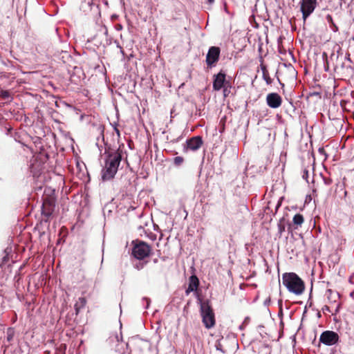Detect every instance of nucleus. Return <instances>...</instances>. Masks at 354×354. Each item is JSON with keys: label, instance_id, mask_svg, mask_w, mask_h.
<instances>
[{"label": "nucleus", "instance_id": "1", "mask_svg": "<svg viewBox=\"0 0 354 354\" xmlns=\"http://www.w3.org/2000/svg\"><path fill=\"white\" fill-rule=\"evenodd\" d=\"M283 285L287 290L296 295L303 293L305 284L303 280L295 272H286L282 275Z\"/></svg>", "mask_w": 354, "mask_h": 354}, {"label": "nucleus", "instance_id": "2", "mask_svg": "<svg viewBox=\"0 0 354 354\" xmlns=\"http://www.w3.org/2000/svg\"><path fill=\"white\" fill-rule=\"evenodd\" d=\"M120 162V156L115 153L109 156L106 160L104 169L102 171V178L103 180H108L114 177Z\"/></svg>", "mask_w": 354, "mask_h": 354}, {"label": "nucleus", "instance_id": "3", "mask_svg": "<svg viewBox=\"0 0 354 354\" xmlns=\"http://www.w3.org/2000/svg\"><path fill=\"white\" fill-rule=\"evenodd\" d=\"M203 322L207 328H212L215 324L214 314L207 303L201 306Z\"/></svg>", "mask_w": 354, "mask_h": 354}, {"label": "nucleus", "instance_id": "4", "mask_svg": "<svg viewBox=\"0 0 354 354\" xmlns=\"http://www.w3.org/2000/svg\"><path fill=\"white\" fill-rule=\"evenodd\" d=\"M339 340V335L333 330H325L319 337V342L326 346H333Z\"/></svg>", "mask_w": 354, "mask_h": 354}, {"label": "nucleus", "instance_id": "5", "mask_svg": "<svg viewBox=\"0 0 354 354\" xmlns=\"http://www.w3.org/2000/svg\"><path fill=\"white\" fill-rule=\"evenodd\" d=\"M317 4V0H301V11L304 22L307 18L314 12Z\"/></svg>", "mask_w": 354, "mask_h": 354}, {"label": "nucleus", "instance_id": "6", "mask_svg": "<svg viewBox=\"0 0 354 354\" xmlns=\"http://www.w3.org/2000/svg\"><path fill=\"white\" fill-rule=\"evenodd\" d=\"M150 252L149 246L145 243L140 242L136 245L133 250V254L137 259H142L147 257Z\"/></svg>", "mask_w": 354, "mask_h": 354}, {"label": "nucleus", "instance_id": "7", "mask_svg": "<svg viewBox=\"0 0 354 354\" xmlns=\"http://www.w3.org/2000/svg\"><path fill=\"white\" fill-rule=\"evenodd\" d=\"M266 102L269 107L279 108L282 103V98L277 93H270L267 95Z\"/></svg>", "mask_w": 354, "mask_h": 354}, {"label": "nucleus", "instance_id": "8", "mask_svg": "<svg viewBox=\"0 0 354 354\" xmlns=\"http://www.w3.org/2000/svg\"><path fill=\"white\" fill-rule=\"evenodd\" d=\"M220 53L219 48L217 47H211L207 55V63L208 65H211L216 62L218 58Z\"/></svg>", "mask_w": 354, "mask_h": 354}, {"label": "nucleus", "instance_id": "9", "mask_svg": "<svg viewBox=\"0 0 354 354\" xmlns=\"http://www.w3.org/2000/svg\"><path fill=\"white\" fill-rule=\"evenodd\" d=\"M225 79V77L223 73H219L218 75H216L214 81V88L215 90L221 89L223 86Z\"/></svg>", "mask_w": 354, "mask_h": 354}, {"label": "nucleus", "instance_id": "10", "mask_svg": "<svg viewBox=\"0 0 354 354\" xmlns=\"http://www.w3.org/2000/svg\"><path fill=\"white\" fill-rule=\"evenodd\" d=\"M202 140L199 137H194L187 142V147L192 150H196L201 147Z\"/></svg>", "mask_w": 354, "mask_h": 354}, {"label": "nucleus", "instance_id": "11", "mask_svg": "<svg viewBox=\"0 0 354 354\" xmlns=\"http://www.w3.org/2000/svg\"><path fill=\"white\" fill-rule=\"evenodd\" d=\"M198 286V279L196 276H192L189 279V287L187 290V292H189L196 290Z\"/></svg>", "mask_w": 354, "mask_h": 354}, {"label": "nucleus", "instance_id": "12", "mask_svg": "<svg viewBox=\"0 0 354 354\" xmlns=\"http://www.w3.org/2000/svg\"><path fill=\"white\" fill-rule=\"evenodd\" d=\"M326 21L329 24V26L330 28H331V30L336 32L338 31V27L335 24L333 19V17L332 15H327L326 17Z\"/></svg>", "mask_w": 354, "mask_h": 354}, {"label": "nucleus", "instance_id": "13", "mask_svg": "<svg viewBox=\"0 0 354 354\" xmlns=\"http://www.w3.org/2000/svg\"><path fill=\"white\" fill-rule=\"evenodd\" d=\"M304 221V216L299 213L296 214L292 218V222L296 225H301Z\"/></svg>", "mask_w": 354, "mask_h": 354}, {"label": "nucleus", "instance_id": "14", "mask_svg": "<svg viewBox=\"0 0 354 354\" xmlns=\"http://www.w3.org/2000/svg\"><path fill=\"white\" fill-rule=\"evenodd\" d=\"M262 73H263V78L266 81L267 84H270L272 83V79L270 78L268 71L265 66L261 67Z\"/></svg>", "mask_w": 354, "mask_h": 354}, {"label": "nucleus", "instance_id": "15", "mask_svg": "<svg viewBox=\"0 0 354 354\" xmlns=\"http://www.w3.org/2000/svg\"><path fill=\"white\" fill-rule=\"evenodd\" d=\"M278 232L280 234H281L286 230V223L285 219L281 218L277 224Z\"/></svg>", "mask_w": 354, "mask_h": 354}, {"label": "nucleus", "instance_id": "16", "mask_svg": "<svg viewBox=\"0 0 354 354\" xmlns=\"http://www.w3.org/2000/svg\"><path fill=\"white\" fill-rule=\"evenodd\" d=\"M322 57H323V59H324V71L326 72H328L329 71V64H328L326 53L324 52L322 54Z\"/></svg>", "mask_w": 354, "mask_h": 354}, {"label": "nucleus", "instance_id": "17", "mask_svg": "<svg viewBox=\"0 0 354 354\" xmlns=\"http://www.w3.org/2000/svg\"><path fill=\"white\" fill-rule=\"evenodd\" d=\"M326 293H327V297H328V299H331L333 294L336 295L337 298L339 297V293L337 292H333L331 289H328L326 290Z\"/></svg>", "mask_w": 354, "mask_h": 354}, {"label": "nucleus", "instance_id": "18", "mask_svg": "<svg viewBox=\"0 0 354 354\" xmlns=\"http://www.w3.org/2000/svg\"><path fill=\"white\" fill-rule=\"evenodd\" d=\"M308 175H309L308 170L305 169L304 170V173H303L302 177H303L304 179H305L306 180L307 183H309L308 179Z\"/></svg>", "mask_w": 354, "mask_h": 354}, {"label": "nucleus", "instance_id": "19", "mask_svg": "<svg viewBox=\"0 0 354 354\" xmlns=\"http://www.w3.org/2000/svg\"><path fill=\"white\" fill-rule=\"evenodd\" d=\"M323 181L326 185H330L333 182L331 178L326 177H323Z\"/></svg>", "mask_w": 354, "mask_h": 354}, {"label": "nucleus", "instance_id": "20", "mask_svg": "<svg viewBox=\"0 0 354 354\" xmlns=\"http://www.w3.org/2000/svg\"><path fill=\"white\" fill-rule=\"evenodd\" d=\"M183 158L181 157H176L175 159H174V162L176 164V165H180L183 162Z\"/></svg>", "mask_w": 354, "mask_h": 354}, {"label": "nucleus", "instance_id": "21", "mask_svg": "<svg viewBox=\"0 0 354 354\" xmlns=\"http://www.w3.org/2000/svg\"><path fill=\"white\" fill-rule=\"evenodd\" d=\"M318 152H319V154L324 155L326 157H327V154H326V151H325V150H324V149L323 147H319L318 149Z\"/></svg>", "mask_w": 354, "mask_h": 354}, {"label": "nucleus", "instance_id": "22", "mask_svg": "<svg viewBox=\"0 0 354 354\" xmlns=\"http://www.w3.org/2000/svg\"><path fill=\"white\" fill-rule=\"evenodd\" d=\"M322 311H323L324 313H326V312L330 313V312H331L330 307H329V306H326H326H324L322 308Z\"/></svg>", "mask_w": 354, "mask_h": 354}, {"label": "nucleus", "instance_id": "23", "mask_svg": "<svg viewBox=\"0 0 354 354\" xmlns=\"http://www.w3.org/2000/svg\"><path fill=\"white\" fill-rule=\"evenodd\" d=\"M270 302H271L270 297H268L264 301L263 304L265 306H268L270 305Z\"/></svg>", "mask_w": 354, "mask_h": 354}, {"label": "nucleus", "instance_id": "24", "mask_svg": "<svg viewBox=\"0 0 354 354\" xmlns=\"http://www.w3.org/2000/svg\"><path fill=\"white\" fill-rule=\"evenodd\" d=\"M257 1H259V0H250V3H251V4L255 3V5H254V7H255V8H256V6H257Z\"/></svg>", "mask_w": 354, "mask_h": 354}, {"label": "nucleus", "instance_id": "25", "mask_svg": "<svg viewBox=\"0 0 354 354\" xmlns=\"http://www.w3.org/2000/svg\"><path fill=\"white\" fill-rule=\"evenodd\" d=\"M282 304H283V301H282V299H279V300L278 301V305H279V308H281V307H282Z\"/></svg>", "mask_w": 354, "mask_h": 354}, {"label": "nucleus", "instance_id": "26", "mask_svg": "<svg viewBox=\"0 0 354 354\" xmlns=\"http://www.w3.org/2000/svg\"><path fill=\"white\" fill-rule=\"evenodd\" d=\"M319 95V92H316V91H315V92H313V93H311L310 94V95H311V96H313V95Z\"/></svg>", "mask_w": 354, "mask_h": 354}, {"label": "nucleus", "instance_id": "27", "mask_svg": "<svg viewBox=\"0 0 354 354\" xmlns=\"http://www.w3.org/2000/svg\"><path fill=\"white\" fill-rule=\"evenodd\" d=\"M249 3H250V8H251L252 12H254V8L252 7V4H251V3H250V0L249 1V2H247V4H249Z\"/></svg>", "mask_w": 354, "mask_h": 354}, {"label": "nucleus", "instance_id": "28", "mask_svg": "<svg viewBox=\"0 0 354 354\" xmlns=\"http://www.w3.org/2000/svg\"><path fill=\"white\" fill-rule=\"evenodd\" d=\"M282 315H283V309H282V307H281L279 312V316Z\"/></svg>", "mask_w": 354, "mask_h": 354}, {"label": "nucleus", "instance_id": "29", "mask_svg": "<svg viewBox=\"0 0 354 354\" xmlns=\"http://www.w3.org/2000/svg\"><path fill=\"white\" fill-rule=\"evenodd\" d=\"M346 59L347 60H348L349 62H351V58H350V55H348L347 56H346Z\"/></svg>", "mask_w": 354, "mask_h": 354}, {"label": "nucleus", "instance_id": "30", "mask_svg": "<svg viewBox=\"0 0 354 354\" xmlns=\"http://www.w3.org/2000/svg\"><path fill=\"white\" fill-rule=\"evenodd\" d=\"M278 81H279V82L280 85H281L282 87H283V86H284V84H283V83H281V81H280V80H279V78H278Z\"/></svg>", "mask_w": 354, "mask_h": 354}, {"label": "nucleus", "instance_id": "31", "mask_svg": "<svg viewBox=\"0 0 354 354\" xmlns=\"http://www.w3.org/2000/svg\"><path fill=\"white\" fill-rule=\"evenodd\" d=\"M250 19V22L252 21V19H254L253 15L250 16V19Z\"/></svg>", "mask_w": 354, "mask_h": 354}, {"label": "nucleus", "instance_id": "32", "mask_svg": "<svg viewBox=\"0 0 354 354\" xmlns=\"http://www.w3.org/2000/svg\"><path fill=\"white\" fill-rule=\"evenodd\" d=\"M248 319H249L248 317H245V318H244L245 324L246 323V321H247Z\"/></svg>", "mask_w": 354, "mask_h": 354}, {"label": "nucleus", "instance_id": "33", "mask_svg": "<svg viewBox=\"0 0 354 354\" xmlns=\"http://www.w3.org/2000/svg\"><path fill=\"white\" fill-rule=\"evenodd\" d=\"M353 295H354V292H351L350 296L353 297Z\"/></svg>", "mask_w": 354, "mask_h": 354}, {"label": "nucleus", "instance_id": "34", "mask_svg": "<svg viewBox=\"0 0 354 354\" xmlns=\"http://www.w3.org/2000/svg\"><path fill=\"white\" fill-rule=\"evenodd\" d=\"M214 0H208V1H209L210 3H213V2H214Z\"/></svg>", "mask_w": 354, "mask_h": 354}, {"label": "nucleus", "instance_id": "35", "mask_svg": "<svg viewBox=\"0 0 354 354\" xmlns=\"http://www.w3.org/2000/svg\"><path fill=\"white\" fill-rule=\"evenodd\" d=\"M338 310H339V305L337 306V308H336L335 311H336V312H338Z\"/></svg>", "mask_w": 354, "mask_h": 354}, {"label": "nucleus", "instance_id": "36", "mask_svg": "<svg viewBox=\"0 0 354 354\" xmlns=\"http://www.w3.org/2000/svg\"><path fill=\"white\" fill-rule=\"evenodd\" d=\"M334 56H335V54L333 53L331 54L330 58H333V57H334Z\"/></svg>", "mask_w": 354, "mask_h": 354}, {"label": "nucleus", "instance_id": "37", "mask_svg": "<svg viewBox=\"0 0 354 354\" xmlns=\"http://www.w3.org/2000/svg\"><path fill=\"white\" fill-rule=\"evenodd\" d=\"M317 316H318V317H321V314H320V313H317Z\"/></svg>", "mask_w": 354, "mask_h": 354}, {"label": "nucleus", "instance_id": "38", "mask_svg": "<svg viewBox=\"0 0 354 354\" xmlns=\"http://www.w3.org/2000/svg\"><path fill=\"white\" fill-rule=\"evenodd\" d=\"M254 288H256L257 287V285L256 284H252V285Z\"/></svg>", "mask_w": 354, "mask_h": 354}, {"label": "nucleus", "instance_id": "39", "mask_svg": "<svg viewBox=\"0 0 354 354\" xmlns=\"http://www.w3.org/2000/svg\"><path fill=\"white\" fill-rule=\"evenodd\" d=\"M247 102L245 103V108L247 106Z\"/></svg>", "mask_w": 354, "mask_h": 354}, {"label": "nucleus", "instance_id": "40", "mask_svg": "<svg viewBox=\"0 0 354 354\" xmlns=\"http://www.w3.org/2000/svg\"><path fill=\"white\" fill-rule=\"evenodd\" d=\"M245 208L248 210V208L246 205H245Z\"/></svg>", "mask_w": 354, "mask_h": 354}]
</instances>
